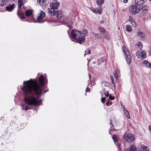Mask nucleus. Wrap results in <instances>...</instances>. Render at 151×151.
Instances as JSON below:
<instances>
[{
	"mask_svg": "<svg viewBox=\"0 0 151 151\" xmlns=\"http://www.w3.org/2000/svg\"><path fill=\"white\" fill-rule=\"evenodd\" d=\"M140 150L143 151H148L149 149L147 146H145L144 145H142L140 146Z\"/></svg>",
	"mask_w": 151,
	"mask_h": 151,
	"instance_id": "a211bd4d",
	"label": "nucleus"
},
{
	"mask_svg": "<svg viewBox=\"0 0 151 151\" xmlns=\"http://www.w3.org/2000/svg\"><path fill=\"white\" fill-rule=\"evenodd\" d=\"M104 0H97L96 3L99 6H102V4L104 3Z\"/></svg>",
	"mask_w": 151,
	"mask_h": 151,
	"instance_id": "6ab92c4d",
	"label": "nucleus"
},
{
	"mask_svg": "<svg viewBox=\"0 0 151 151\" xmlns=\"http://www.w3.org/2000/svg\"><path fill=\"white\" fill-rule=\"evenodd\" d=\"M145 61H147L146 60H144L143 62V66H145V67H148V65L149 64H148L147 62H145Z\"/></svg>",
	"mask_w": 151,
	"mask_h": 151,
	"instance_id": "72a5a7b5",
	"label": "nucleus"
},
{
	"mask_svg": "<svg viewBox=\"0 0 151 151\" xmlns=\"http://www.w3.org/2000/svg\"><path fill=\"white\" fill-rule=\"evenodd\" d=\"M135 20V19H133L132 18L131 16H130L129 17L128 21L129 22H130V23L131 22H133Z\"/></svg>",
	"mask_w": 151,
	"mask_h": 151,
	"instance_id": "e433bc0d",
	"label": "nucleus"
},
{
	"mask_svg": "<svg viewBox=\"0 0 151 151\" xmlns=\"http://www.w3.org/2000/svg\"><path fill=\"white\" fill-rule=\"evenodd\" d=\"M132 26L134 27H136L137 26V23L135 22V20L133 21V22H132L131 23Z\"/></svg>",
	"mask_w": 151,
	"mask_h": 151,
	"instance_id": "f704fd0d",
	"label": "nucleus"
},
{
	"mask_svg": "<svg viewBox=\"0 0 151 151\" xmlns=\"http://www.w3.org/2000/svg\"><path fill=\"white\" fill-rule=\"evenodd\" d=\"M70 29H69V30H68V31H67V32H68V33L69 35V37H70Z\"/></svg>",
	"mask_w": 151,
	"mask_h": 151,
	"instance_id": "864d4df0",
	"label": "nucleus"
},
{
	"mask_svg": "<svg viewBox=\"0 0 151 151\" xmlns=\"http://www.w3.org/2000/svg\"><path fill=\"white\" fill-rule=\"evenodd\" d=\"M126 151H137V149L134 145L130 146L129 148H127Z\"/></svg>",
	"mask_w": 151,
	"mask_h": 151,
	"instance_id": "2eb2a0df",
	"label": "nucleus"
},
{
	"mask_svg": "<svg viewBox=\"0 0 151 151\" xmlns=\"http://www.w3.org/2000/svg\"><path fill=\"white\" fill-rule=\"evenodd\" d=\"M88 77H89V79H91V76L90 74V73H89V76H88Z\"/></svg>",
	"mask_w": 151,
	"mask_h": 151,
	"instance_id": "338daca9",
	"label": "nucleus"
},
{
	"mask_svg": "<svg viewBox=\"0 0 151 151\" xmlns=\"http://www.w3.org/2000/svg\"><path fill=\"white\" fill-rule=\"evenodd\" d=\"M23 3H24V4L27 2V1L26 0H23Z\"/></svg>",
	"mask_w": 151,
	"mask_h": 151,
	"instance_id": "13d9d810",
	"label": "nucleus"
},
{
	"mask_svg": "<svg viewBox=\"0 0 151 151\" xmlns=\"http://www.w3.org/2000/svg\"><path fill=\"white\" fill-rule=\"evenodd\" d=\"M56 13L54 15H52V14H50V15L51 16H55L56 15V14H59L60 15H62V12L61 11H58L57 10L55 11Z\"/></svg>",
	"mask_w": 151,
	"mask_h": 151,
	"instance_id": "b1692460",
	"label": "nucleus"
},
{
	"mask_svg": "<svg viewBox=\"0 0 151 151\" xmlns=\"http://www.w3.org/2000/svg\"><path fill=\"white\" fill-rule=\"evenodd\" d=\"M118 151H122V149H121V148L119 147L118 148Z\"/></svg>",
	"mask_w": 151,
	"mask_h": 151,
	"instance_id": "bf43d9fd",
	"label": "nucleus"
},
{
	"mask_svg": "<svg viewBox=\"0 0 151 151\" xmlns=\"http://www.w3.org/2000/svg\"><path fill=\"white\" fill-rule=\"evenodd\" d=\"M123 106H122V107L123 109V110H124H124H126L125 109V108L124 107V106L123 105H122Z\"/></svg>",
	"mask_w": 151,
	"mask_h": 151,
	"instance_id": "69168bd1",
	"label": "nucleus"
},
{
	"mask_svg": "<svg viewBox=\"0 0 151 151\" xmlns=\"http://www.w3.org/2000/svg\"><path fill=\"white\" fill-rule=\"evenodd\" d=\"M149 130L150 131L151 133V126H149Z\"/></svg>",
	"mask_w": 151,
	"mask_h": 151,
	"instance_id": "e2e57ef3",
	"label": "nucleus"
},
{
	"mask_svg": "<svg viewBox=\"0 0 151 151\" xmlns=\"http://www.w3.org/2000/svg\"><path fill=\"white\" fill-rule=\"evenodd\" d=\"M104 38L103 37H101V38H100V39H101L103 42H104Z\"/></svg>",
	"mask_w": 151,
	"mask_h": 151,
	"instance_id": "5fc2aeb1",
	"label": "nucleus"
},
{
	"mask_svg": "<svg viewBox=\"0 0 151 151\" xmlns=\"http://www.w3.org/2000/svg\"><path fill=\"white\" fill-rule=\"evenodd\" d=\"M122 50L124 54L125 55L126 57H128L129 55V57H131L130 55L129 52L127 48L124 45L122 47Z\"/></svg>",
	"mask_w": 151,
	"mask_h": 151,
	"instance_id": "9b49d317",
	"label": "nucleus"
},
{
	"mask_svg": "<svg viewBox=\"0 0 151 151\" xmlns=\"http://www.w3.org/2000/svg\"><path fill=\"white\" fill-rule=\"evenodd\" d=\"M56 17L58 19H61L62 17V15L56 14Z\"/></svg>",
	"mask_w": 151,
	"mask_h": 151,
	"instance_id": "ea45409f",
	"label": "nucleus"
},
{
	"mask_svg": "<svg viewBox=\"0 0 151 151\" xmlns=\"http://www.w3.org/2000/svg\"><path fill=\"white\" fill-rule=\"evenodd\" d=\"M145 62H147L148 64H149L148 65L147 67L149 68H151V64L148 61H145Z\"/></svg>",
	"mask_w": 151,
	"mask_h": 151,
	"instance_id": "37998d69",
	"label": "nucleus"
},
{
	"mask_svg": "<svg viewBox=\"0 0 151 151\" xmlns=\"http://www.w3.org/2000/svg\"><path fill=\"white\" fill-rule=\"evenodd\" d=\"M125 28L126 31L129 32H130L132 31L131 26L129 25H127L126 26Z\"/></svg>",
	"mask_w": 151,
	"mask_h": 151,
	"instance_id": "412c9836",
	"label": "nucleus"
},
{
	"mask_svg": "<svg viewBox=\"0 0 151 151\" xmlns=\"http://www.w3.org/2000/svg\"><path fill=\"white\" fill-rule=\"evenodd\" d=\"M46 1L45 0H37V3H39L40 5L41 4V3L42 4H45Z\"/></svg>",
	"mask_w": 151,
	"mask_h": 151,
	"instance_id": "c85d7f7f",
	"label": "nucleus"
},
{
	"mask_svg": "<svg viewBox=\"0 0 151 151\" xmlns=\"http://www.w3.org/2000/svg\"><path fill=\"white\" fill-rule=\"evenodd\" d=\"M105 59H104V58H101L100 59V60L101 62H104Z\"/></svg>",
	"mask_w": 151,
	"mask_h": 151,
	"instance_id": "de8ad7c7",
	"label": "nucleus"
},
{
	"mask_svg": "<svg viewBox=\"0 0 151 151\" xmlns=\"http://www.w3.org/2000/svg\"><path fill=\"white\" fill-rule=\"evenodd\" d=\"M110 124H111V125L112 126V127H113L114 126L113 124H112V122H111V121L110 122Z\"/></svg>",
	"mask_w": 151,
	"mask_h": 151,
	"instance_id": "052dcab7",
	"label": "nucleus"
},
{
	"mask_svg": "<svg viewBox=\"0 0 151 151\" xmlns=\"http://www.w3.org/2000/svg\"><path fill=\"white\" fill-rule=\"evenodd\" d=\"M104 20H101V21H100L99 22V23L100 24H103L104 23Z\"/></svg>",
	"mask_w": 151,
	"mask_h": 151,
	"instance_id": "603ef678",
	"label": "nucleus"
},
{
	"mask_svg": "<svg viewBox=\"0 0 151 151\" xmlns=\"http://www.w3.org/2000/svg\"><path fill=\"white\" fill-rule=\"evenodd\" d=\"M91 10L92 12H93L94 13H96V12L95 8H92L91 9Z\"/></svg>",
	"mask_w": 151,
	"mask_h": 151,
	"instance_id": "c03bdc74",
	"label": "nucleus"
},
{
	"mask_svg": "<svg viewBox=\"0 0 151 151\" xmlns=\"http://www.w3.org/2000/svg\"><path fill=\"white\" fill-rule=\"evenodd\" d=\"M26 7H25V6H24L23 7H22V9H24L25 10L26 9Z\"/></svg>",
	"mask_w": 151,
	"mask_h": 151,
	"instance_id": "0e129e2a",
	"label": "nucleus"
},
{
	"mask_svg": "<svg viewBox=\"0 0 151 151\" xmlns=\"http://www.w3.org/2000/svg\"><path fill=\"white\" fill-rule=\"evenodd\" d=\"M106 93H106L105 92H104V94L106 97H107L108 96H109V92L108 91H107L106 92Z\"/></svg>",
	"mask_w": 151,
	"mask_h": 151,
	"instance_id": "79ce46f5",
	"label": "nucleus"
},
{
	"mask_svg": "<svg viewBox=\"0 0 151 151\" xmlns=\"http://www.w3.org/2000/svg\"><path fill=\"white\" fill-rule=\"evenodd\" d=\"M110 78L113 83H114V86H115V83H114V78L113 76H111Z\"/></svg>",
	"mask_w": 151,
	"mask_h": 151,
	"instance_id": "4c0bfd02",
	"label": "nucleus"
},
{
	"mask_svg": "<svg viewBox=\"0 0 151 151\" xmlns=\"http://www.w3.org/2000/svg\"><path fill=\"white\" fill-rule=\"evenodd\" d=\"M137 6L133 5L130 6L129 11L132 15H135L139 12V11L144 9L143 6L138 7Z\"/></svg>",
	"mask_w": 151,
	"mask_h": 151,
	"instance_id": "39448f33",
	"label": "nucleus"
},
{
	"mask_svg": "<svg viewBox=\"0 0 151 151\" xmlns=\"http://www.w3.org/2000/svg\"><path fill=\"white\" fill-rule=\"evenodd\" d=\"M117 146V147H118V148H119V147H121V144H120V143H119L118 142V143Z\"/></svg>",
	"mask_w": 151,
	"mask_h": 151,
	"instance_id": "8fccbe9b",
	"label": "nucleus"
},
{
	"mask_svg": "<svg viewBox=\"0 0 151 151\" xmlns=\"http://www.w3.org/2000/svg\"><path fill=\"white\" fill-rule=\"evenodd\" d=\"M82 32L81 33L79 34L80 35H78L77 37V38L76 40H75L74 41L76 42L77 43H78L80 44H82V43L84 42L85 41V36L84 35H82Z\"/></svg>",
	"mask_w": 151,
	"mask_h": 151,
	"instance_id": "1a4fd4ad",
	"label": "nucleus"
},
{
	"mask_svg": "<svg viewBox=\"0 0 151 151\" xmlns=\"http://www.w3.org/2000/svg\"><path fill=\"white\" fill-rule=\"evenodd\" d=\"M124 113L126 115V116H127V117L129 118H130V116L129 115V112L126 110H124Z\"/></svg>",
	"mask_w": 151,
	"mask_h": 151,
	"instance_id": "a878e982",
	"label": "nucleus"
},
{
	"mask_svg": "<svg viewBox=\"0 0 151 151\" xmlns=\"http://www.w3.org/2000/svg\"><path fill=\"white\" fill-rule=\"evenodd\" d=\"M146 54L145 51L142 50L140 53H137L136 56H138V57H146Z\"/></svg>",
	"mask_w": 151,
	"mask_h": 151,
	"instance_id": "dca6fc26",
	"label": "nucleus"
},
{
	"mask_svg": "<svg viewBox=\"0 0 151 151\" xmlns=\"http://www.w3.org/2000/svg\"><path fill=\"white\" fill-rule=\"evenodd\" d=\"M6 2L5 1H4V0H1V4H0V6H3L6 5Z\"/></svg>",
	"mask_w": 151,
	"mask_h": 151,
	"instance_id": "7c9ffc66",
	"label": "nucleus"
},
{
	"mask_svg": "<svg viewBox=\"0 0 151 151\" xmlns=\"http://www.w3.org/2000/svg\"><path fill=\"white\" fill-rule=\"evenodd\" d=\"M107 102H106V105L107 106H108L109 104V99H108L107 100Z\"/></svg>",
	"mask_w": 151,
	"mask_h": 151,
	"instance_id": "3c124183",
	"label": "nucleus"
},
{
	"mask_svg": "<svg viewBox=\"0 0 151 151\" xmlns=\"http://www.w3.org/2000/svg\"><path fill=\"white\" fill-rule=\"evenodd\" d=\"M116 137L117 136L116 135H113L112 137V138L114 142H117V139L116 138Z\"/></svg>",
	"mask_w": 151,
	"mask_h": 151,
	"instance_id": "2f4dec72",
	"label": "nucleus"
},
{
	"mask_svg": "<svg viewBox=\"0 0 151 151\" xmlns=\"http://www.w3.org/2000/svg\"><path fill=\"white\" fill-rule=\"evenodd\" d=\"M149 9H144L142 12V14L143 16H145L148 12Z\"/></svg>",
	"mask_w": 151,
	"mask_h": 151,
	"instance_id": "5701e85b",
	"label": "nucleus"
},
{
	"mask_svg": "<svg viewBox=\"0 0 151 151\" xmlns=\"http://www.w3.org/2000/svg\"><path fill=\"white\" fill-rule=\"evenodd\" d=\"M81 33V31H78L77 29H72L71 31L70 34V38L73 41H74V40L77 39V37L78 35H80L79 34Z\"/></svg>",
	"mask_w": 151,
	"mask_h": 151,
	"instance_id": "423d86ee",
	"label": "nucleus"
},
{
	"mask_svg": "<svg viewBox=\"0 0 151 151\" xmlns=\"http://www.w3.org/2000/svg\"><path fill=\"white\" fill-rule=\"evenodd\" d=\"M99 8H95L96 14H101L102 13L103 8L101 6H99Z\"/></svg>",
	"mask_w": 151,
	"mask_h": 151,
	"instance_id": "f3484780",
	"label": "nucleus"
},
{
	"mask_svg": "<svg viewBox=\"0 0 151 151\" xmlns=\"http://www.w3.org/2000/svg\"><path fill=\"white\" fill-rule=\"evenodd\" d=\"M91 53V50L90 49H88L87 50H86L85 51L84 56H85L87 54H90Z\"/></svg>",
	"mask_w": 151,
	"mask_h": 151,
	"instance_id": "473e14b6",
	"label": "nucleus"
},
{
	"mask_svg": "<svg viewBox=\"0 0 151 151\" xmlns=\"http://www.w3.org/2000/svg\"><path fill=\"white\" fill-rule=\"evenodd\" d=\"M67 26V27H68L70 29H73V27L71 25H69V24H67L66 25Z\"/></svg>",
	"mask_w": 151,
	"mask_h": 151,
	"instance_id": "a18cd8bd",
	"label": "nucleus"
},
{
	"mask_svg": "<svg viewBox=\"0 0 151 151\" xmlns=\"http://www.w3.org/2000/svg\"><path fill=\"white\" fill-rule=\"evenodd\" d=\"M48 91V90H45L44 91V93H45L46 92H47Z\"/></svg>",
	"mask_w": 151,
	"mask_h": 151,
	"instance_id": "774afa93",
	"label": "nucleus"
},
{
	"mask_svg": "<svg viewBox=\"0 0 151 151\" xmlns=\"http://www.w3.org/2000/svg\"><path fill=\"white\" fill-rule=\"evenodd\" d=\"M149 55L151 56V47H150V50L149 51Z\"/></svg>",
	"mask_w": 151,
	"mask_h": 151,
	"instance_id": "4d7b16f0",
	"label": "nucleus"
},
{
	"mask_svg": "<svg viewBox=\"0 0 151 151\" xmlns=\"http://www.w3.org/2000/svg\"><path fill=\"white\" fill-rule=\"evenodd\" d=\"M70 22L69 17H65L63 19L62 21H61L60 23L62 24L67 25L68 24L69 22Z\"/></svg>",
	"mask_w": 151,
	"mask_h": 151,
	"instance_id": "ddd939ff",
	"label": "nucleus"
},
{
	"mask_svg": "<svg viewBox=\"0 0 151 151\" xmlns=\"http://www.w3.org/2000/svg\"><path fill=\"white\" fill-rule=\"evenodd\" d=\"M147 0H138L135 1V0L134 1V4L136 5H137L138 6H142V5Z\"/></svg>",
	"mask_w": 151,
	"mask_h": 151,
	"instance_id": "4468645a",
	"label": "nucleus"
},
{
	"mask_svg": "<svg viewBox=\"0 0 151 151\" xmlns=\"http://www.w3.org/2000/svg\"><path fill=\"white\" fill-rule=\"evenodd\" d=\"M102 91L104 92H104H105V91H106L105 89V88H103L102 89Z\"/></svg>",
	"mask_w": 151,
	"mask_h": 151,
	"instance_id": "680f3d73",
	"label": "nucleus"
},
{
	"mask_svg": "<svg viewBox=\"0 0 151 151\" xmlns=\"http://www.w3.org/2000/svg\"><path fill=\"white\" fill-rule=\"evenodd\" d=\"M136 46L137 48H139V49L141 50L142 48L143 45L142 43L141 42H138L136 44Z\"/></svg>",
	"mask_w": 151,
	"mask_h": 151,
	"instance_id": "aec40b11",
	"label": "nucleus"
},
{
	"mask_svg": "<svg viewBox=\"0 0 151 151\" xmlns=\"http://www.w3.org/2000/svg\"><path fill=\"white\" fill-rule=\"evenodd\" d=\"M143 7L144 9H149V8L148 6H147V5H145L144 6H143Z\"/></svg>",
	"mask_w": 151,
	"mask_h": 151,
	"instance_id": "49530a36",
	"label": "nucleus"
},
{
	"mask_svg": "<svg viewBox=\"0 0 151 151\" xmlns=\"http://www.w3.org/2000/svg\"><path fill=\"white\" fill-rule=\"evenodd\" d=\"M59 2L57 0H55L50 3V8H48L47 11L49 14H52L54 15L55 13V10L58 9L60 5Z\"/></svg>",
	"mask_w": 151,
	"mask_h": 151,
	"instance_id": "f03ea898",
	"label": "nucleus"
},
{
	"mask_svg": "<svg viewBox=\"0 0 151 151\" xmlns=\"http://www.w3.org/2000/svg\"><path fill=\"white\" fill-rule=\"evenodd\" d=\"M131 57H126V60L128 65L130 64L132 61Z\"/></svg>",
	"mask_w": 151,
	"mask_h": 151,
	"instance_id": "cd10ccee",
	"label": "nucleus"
},
{
	"mask_svg": "<svg viewBox=\"0 0 151 151\" xmlns=\"http://www.w3.org/2000/svg\"><path fill=\"white\" fill-rule=\"evenodd\" d=\"M123 138L126 142L129 143L133 141L134 140L135 137L132 134H125L124 135Z\"/></svg>",
	"mask_w": 151,
	"mask_h": 151,
	"instance_id": "6e6552de",
	"label": "nucleus"
},
{
	"mask_svg": "<svg viewBox=\"0 0 151 151\" xmlns=\"http://www.w3.org/2000/svg\"><path fill=\"white\" fill-rule=\"evenodd\" d=\"M82 34L83 35H86V33H88L87 30L86 29H83L82 31Z\"/></svg>",
	"mask_w": 151,
	"mask_h": 151,
	"instance_id": "c9c22d12",
	"label": "nucleus"
},
{
	"mask_svg": "<svg viewBox=\"0 0 151 151\" xmlns=\"http://www.w3.org/2000/svg\"><path fill=\"white\" fill-rule=\"evenodd\" d=\"M45 12L43 11H41L39 15L37 18V21L34 18L33 16L32 17V18L33 20V22L34 23L38 22L39 23H43L45 21H46L47 22H52V21L49 20L48 19L46 18H45V20L43 19L45 17Z\"/></svg>",
	"mask_w": 151,
	"mask_h": 151,
	"instance_id": "7ed1b4c3",
	"label": "nucleus"
},
{
	"mask_svg": "<svg viewBox=\"0 0 151 151\" xmlns=\"http://www.w3.org/2000/svg\"><path fill=\"white\" fill-rule=\"evenodd\" d=\"M18 10L17 13V15L21 19H25L26 18L24 16V13L20 10L21 7L24 5V3H23V0H18Z\"/></svg>",
	"mask_w": 151,
	"mask_h": 151,
	"instance_id": "20e7f679",
	"label": "nucleus"
},
{
	"mask_svg": "<svg viewBox=\"0 0 151 151\" xmlns=\"http://www.w3.org/2000/svg\"><path fill=\"white\" fill-rule=\"evenodd\" d=\"M121 1H122V0H121ZM128 1V0H123V2L124 3H126Z\"/></svg>",
	"mask_w": 151,
	"mask_h": 151,
	"instance_id": "6e6d98bb",
	"label": "nucleus"
},
{
	"mask_svg": "<svg viewBox=\"0 0 151 151\" xmlns=\"http://www.w3.org/2000/svg\"><path fill=\"white\" fill-rule=\"evenodd\" d=\"M109 98L111 100H113L114 99L115 97L112 96L111 95L109 94Z\"/></svg>",
	"mask_w": 151,
	"mask_h": 151,
	"instance_id": "a19ab883",
	"label": "nucleus"
},
{
	"mask_svg": "<svg viewBox=\"0 0 151 151\" xmlns=\"http://www.w3.org/2000/svg\"><path fill=\"white\" fill-rule=\"evenodd\" d=\"M101 102L104 104L105 102V101H106V98L105 97H104L101 98Z\"/></svg>",
	"mask_w": 151,
	"mask_h": 151,
	"instance_id": "58836bf2",
	"label": "nucleus"
},
{
	"mask_svg": "<svg viewBox=\"0 0 151 151\" xmlns=\"http://www.w3.org/2000/svg\"><path fill=\"white\" fill-rule=\"evenodd\" d=\"M90 89L89 88L87 87L86 90V92H87L90 91Z\"/></svg>",
	"mask_w": 151,
	"mask_h": 151,
	"instance_id": "09e8293b",
	"label": "nucleus"
},
{
	"mask_svg": "<svg viewBox=\"0 0 151 151\" xmlns=\"http://www.w3.org/2000/svg\"><path fill=\"white\" fill-rule=\"evenodd\" d=\"M98 29L101 34V35L102 37L107 40H110V37L109 36L108 32L106 31V30L104 27H99Z\"/></svg>",
	"mask_w": 151,
	"mask_h": 151,
	"instance_id": "0eeeda50",
	"label": "nucleus"
},
{
	"mask_svg": "<svg viewBox=\"0 0 151 151\" xmlns=\"http://www.w3.org/2000/svg\"><path fill=\"white\" fill-rule=\"evenodd\" d=\"M39 83L36 80L30 79V80L24 81V86L21 89L25 94L24 101L31 106H40L42 103L41 99H39L42 95H43L42 90L45 84V79L43 75L39 78Z\"/></svg>",
	"mask_w": 151,
	"mask_h": 151,
	"instance_id": "f257e3e1",
	"label": "nucleus"
},
{
	"mask_svg": "<svg viewBox=\"0 0 151 151\" xmlns=\"http://www.w3.org/2000/svg\"><path fill=\"white\" fill-rule=\"evenodd\" d=\"M93 35L94 36L95 39H100V37L98 36L99 34L98 33H94V32L93 33Z\"/></svg>",
	"mask_w": 151,
	"mask_h": 151,
	"instance_id": "c756f323",
	"label": "nucleus"
},
{
	"mask_svg": "<svg viewBox=\"0 0 151 151\" xmlns=\"http://www.w3.org/2000/svg\"><path fill=\"white\" fill-rule=\"evenodd\" d=\"M109 83H106L105 81H104L102 82V86H103L108 87L109 86Z\"/></svg>",
	"mask_w": 151,
	"mask_h": 151,
	"instance_id": "bb28decb",
	"label": "nucleus"
},
{
	"mask_svg": "<svg viewBox=\"0 0 151 151\" xmlns=\"http://www.w3.org/2000/svg\"><path fill=\"white\" fill-rule=\"evenodd\" d=\"M34 10L32 9H27L25 12V14L26 16L27 17H30L31 19L32 20V21H30V22H33V20L32 18V17L33 16V13Z\"/></svg>",
	"mask_w": 151,
	"mask_h": 151,
	"instance_id": "9d476101",
	"label": "nucleus"
},
{
	"mask_svg": "<svg viewBox=\"0 0 151 151\" xmlns=\"http://www.w3.org/2000/svg\"><path fill=\"white\" fill-rule=\"evenodd\" d=\"M15 4H9L6 7V10L9 12H12L14 8Z\"/></svg>",
	"mask_w": 151,
	"mask_h": 151,
	"instance_id": "f8f14e48",
	"label": "nucleus"
},
{
	"mask_svg": "<svg viewBox=\"0 0 151 151\" xmlns=\"http://www.w3.org/2000/svg\"><path fill=\"white\" fill-rule=\"evenodd\" d=\"M32 109L31 108H29V106L27 105L25 106V105H22V109L23 110L27 111L28 109Z\"/></svg>",
	"mask_w": 151,
	"mask_h": 151,
	"instance_id": "4be33fe9",
	"label": "nucleus"
},
{
	"mask_svg": "<svg viewBox=\"0 0 151 151\" xmlns=\"http://www.w3.org/2000/svg\"><path fill=\"white\" fill-rule=\"evenodd\" d=\"M137 34L139 36H140L142 38H143L145 37V34H144V33L142 32H137Z\"/></svg>",
	"mask_w": 151,
	"mask_h": 151,
	"instance_id": "393cba45",
	"label": "nucleus"
}]
</instances>
